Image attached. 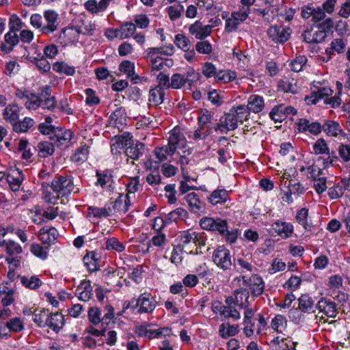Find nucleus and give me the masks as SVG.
<instances>
[{"label": "nucleus", "instance_id": "obj_51", "mask_svg": "<svg viewBox=\"0 0 350 350\" xmlns=\"http://www.w3.org/2000/svg\"><path fill=\"white\" fill-rule=\"evenodd\" d=\"M166 12L172 21H176L181 17L184 12V6L180 3L168 6Z\"/></svg>", "mask_w": 350, "mask_h": 350}, {"label": "nucleus", "instance_id": "obj_3", "mask_svg": "<svg viewBox=\"0 0 350 350\" xmlns=\"http://www.w3.org/2000/svg\"><path fill=\"white\" fill-rule=\"evenodd\" d=\"M135 302L133 308H137L138 313H151L156 307V301L152 297L150 293H142L136 300H132L129 303L125 308H129L130 304Z\"/></svg>", "mask_w": 350, "mask_h": 350}, {"label": "nucleus", "instance_id": "obj_39", "mask_svg": "<svg viewBox=\"0 0 350 350\" xmlns=\"http://www.w3.org/2000/svg\"><path fill=\"white\" fill-rule=\"evenodd\" d=\"M235 305L239 307H246L250 305V292L247 288H240L234 291Z\"/></svg>", "mask_w": 350, "mask_h": 350}, {"label": "nucleus", "instance_id": "obj_24", "mask_svg": "<svg viewBox=\"0 0 350 350\" xmlns=\"http://www.w3.org/2000/svg\"><path fill=\"white\" fill-rule=\"evenodd\" d=\"M119 70L120 72L126 75L128 78H130L134 83H138L139 81V76L135 72V64L129 60H124L119 65Z\"/></svg>", "mask_w": 350, "mask_h": 350}, {"label": "nucleus", "instance_id": "obj_19", "mask_svg": "<svg viewBox=\"0 0 350 350\" xmlns=\"http://www.w3.org/2000/svg\"><path fill=\"white\" fill-rule=\"evenodd\" d=\"M275 232L283 239L288 238L293 232V226L291 223L277 221L272 224Z\"/></svg>", "mask_w": 350, "mask_h": 350}, {"label": "nucleus", "instance_id": "obj_60", "mask_svg": "<svg viewBox=\"0 0 350 350\" xmlns=\"http://www.w3.org/2000/svg\"><path fill=\"white\" fill-rule=\"evenodd\" d=\"M8 331L18 332L24 329L23 322L18 317H14L7 321Z\"/></svg>", "mask_w": 350, "mask_h": 350}, {"label": "nucleus", "instance_id": "obj_9", "mask_svg": "<svg viewBox=\"0 0 350 350\" xmlns=\"http://www.w3.org/2000/svg\"><path fill=\"white\" fill-rule=\"evenodd\" d=\"M243 284L248 286L254 296H259L262 294L265 289V282L261 277L254 274L248 279L243 277Z\"/></svg>", "mask_w": 350, "mask_h": 350}, {"label": "nucleus", "instance_id": "obj_14", "mask_svg": "<svg viewBox=\"0 0 350 350\" xmlns=\"http://www.w3.org/2000/svg\"><path fill=\"white\" fill-rule=\"evenodd\" d=\"M211 25H203L199 21H196L189 27V33L199 40H203L208 37L211 33Z\"/></svg>", "mask_w": 350, "mask_h": 350}, {"label": "nucleus", "instance_id": "obj_25", "mask_svg": "<svg viewBox=\"0 0 350 350\" xmlns=\"http://www.w3.org/2000/svg\"><path fill=\"white\" fill-rule=\"evenodd\" d=\"M16 96L22 100L25 107L29 110H35L36 106V94L27 91L17 90Z\"/></svg>", "mask_w": 350, "mask_h": 350}, {"label": "nucleus", "instance_id": "obj_26", "mask_svg": "<svg viewBox=\"0 0 350 350\" xmlns=\"http://www.w3.org/2000/svg\"><path fill=\"white\" fill-rule=\"evenodd\" d=\"M111 0H100L98 3L96 0H88L85 3V9L92 14H98L104 12L109 5Z\"/></svg>", "mask_w": 350, "mask_h": 350}, {"label": "nucleus", "instance_id": "obj_31", "mask_svg": "<svg viewBox=\"0 0 350 350\" xmlns=\"http://www.w3.org/2000/svg\"><path fill=\"white\" fill-rule=\"evenodd\" d=\"M165 91L163 88L156 86L149 92L148 101L152 106H158L163 102Z\"/></svg>", "mask_w": 350, "mask_h": 350}, {"label": "nucleus", "instance_id": "obj_48", "mask_svg": "<svg viewBox=\"0 0 350 350\" xmlns=\"http://www.w3.org/2000/svg\"><path fill=\"white\" fill-rule=\"evenodd\" d=\"M14 291L12 288H9L5 285L0 286V294L4 295L1 299V303L3 306H8L14 301L13 295Z\"/></svg>", "mask_w": 350, "mask_h": 350}, {"label": "nucleus", "instance_id": "obj_22", "mask_svg": "<svg viewBox=\"0 0 350 350\" xmlns=\"http://www.w3.org/2000/svg\"><path fill=\"white\" fill-rule=\"evenodd\" d=\"M78 298L83 301H88L92 295V287L90 280H83L75 291Z\"/></svg>", "mask_w": 350, "mask_h": 350}, {"label": "nucleus", "instance_id": "obj_59", "mask_svg": "<svg viewBox=\"0 0 350 350\" xmlns=\"http://www.w3.org/2000/svg\"><path fill=\"white\" fill-rule=\"evenodd\" d=\"M5 249L7 254L10 256L20 254L23 252L21 246L12 240L7 241Z\"/></svg>", "mask_w": 350, "mask_h": 350}, {"label": "nucleus", "instance_id": "obj_55", "mask_svg": "<svg viewBox=\"0 0 350 350\" xmlns=\"http://www.w3.org/2000/svg\"><path fill=\"white\" fill-rule=\"evenodd\" d=\"M96 29V25L91 21H81V25L76 27L78 33L92 36Z\"/></svg>", "mask_w": 350, "mask_h": 350}, {"label": "nucleus", "instance_id": "obj_42", "mask_svg": "<svg viewBox=\"0 0 350 350\" xmlns=\"http://www.w3.org/2000/svg\"><path fill=\"white\" fill-rule=\"evenodd\" d=\"M333 90L329 88H322L317 92L312 93L311 96L306 98L308 103L315 104L319 99L328 98L332 96Z\"/></svg>", "mask_w": 350, "mask_h": 350}, {"label": "nucleus", "instance_id": "obj_54", "mask_svg": "<svg viewBox=\"0 0 350 350\" xmlns=\"http://www.w3.org/2000/svg\"><path fill=\"white\" fill-rule=\"evenodd\" d=\"M187 83L189 85H191V81L184 75L176 73L172 75L170 82V88L174 89H179L185 85Z\"/></svg>", "mask_w": 350, "mask_h": 350}, {"label": "nucleus", "instance_id": "obj_17", "mask_svg": "<svg viewBox=\"0 0 350 350\" xmlns=\"http://www.w3.org/2000/svg\"><path fill=\"white\" fill-rule=\"evenodd\" d=\"M185 199L188 204L189 209L191 212L200 213L204 211V204L195 192L189 193L185 196Z\"/></svg>", "mask_w": 350, "mask_h": 350}, {"label": "nucleus", "instance_id": "obj_16", "mask_svg": "<svg viewBox=\"0 0 350 350\" xmlns=\"http://www.w3.org/2000/svg\"><path fill=\"white\" fill-rule=\"evenodd\" d=\"M100 255L94 251L87 253L83 258L84 265L90 273L100 269Z\"/></svg>", "mask_w": 350, "mask_h": 350}, {"label": "nucleus", "instance_id": "obj_1", "mask_svg": "<svg viewBox=\"0 0 350 350\" xmlns=\"http://www.w3.org/2000/svg\"><path fill=\"white\" fill-rule=\"evenodd\" d=\"M42 198L48 203L55 204L59 198L68 196L74 189L72 180L67 176L55 177L51 185H42Z\"/></svg>", "mask_w": 350, "mask_h": 350}, {"label": "nucleus", "instance_id": "obj_20", "mask_svg": "<svg viewBox=\"0 0 350 350\" xmlns=\"http://www.w3.org/2000/svg\"><path fill=\"white\" fill-rule=\"evenodd\" d=\"M347 45V42L342 38L334 39L330 44V47L326 49L327 57H323V61L327 62L331 58L332 55L336 51L338 53H341L344 51Z\"/></svg>", "mask_w": 350, "mask_h": 350}, {"label": "nucleus", "instance_id": "obj_49", "mask_svg": "<svg viewBox=\"0 0 350 350\" xmlns=\"http://www.w3.org/2000/svg\"><path fill=\"white\" fill-rule=\"evenodd\" d=\"M136 26L133 23H124L119 27L120 39L129 38L134 35Z\"/></svg>", "mask_w": 350, "mask_h": 350}, {"label": "nucleus", "instance_id": "obj_7", "mask_svg": "<svg viewBox=\"0 0 350 350\" xmlns=\"http://www.w3.org/2000/svg\"><path fill=\"white\" fill-rule=\"evenodd\" d=\"M36 99L35 110L39 107L44 109L53 110L57 105L55 96L51 95V89L49 85L42 88L40 96L36 95Z\"/></svg>", "mask_w": 350, "mask_h": 350}, {"label": "nucleus", "instance_id": "obj_44", "mask_svg": "<svg viewBox=\"0 0 350 350\" xmlns=\"http://www.w3.org/2000/svg\"><path fill=\"white\" fill-rule=\"evenodd\" d=\"M230 109L233 111L237 122L243 123V121L248 120L250 117V111L245 105L233 107Z\"/></svg>", "mask_w": 350, "mask_h": 350}, {"label": "nucleus", "instance_id": "obj_4", "mask_svg": "<svg viewBox=\"0 0 350 350\" xmlns=\"http://www.w3.org/2000/svg\"><path fill=\"white\" fill-rule=\"evenodd\" d=\"M250 13V8L245 7H242L239 11L232 12L230 17L226 20V31L230 33L237 30L239 25L247 18Z\"/></svg>", "mask_w": 350, "mask_h": 350}, {"label": "nucleus", "instance_id": "obj_56", "mask_svg": "<svg viewBox=\"0 0 350 350\" xmlns=\"http://www.w3.org/2000/svg\"><path fill=\"white\" fill-rule=\"evenodd\" d=\"M5 44H2L1 49L4 50L6 46L8 44V50L12 49V47L16 45L19 42V37L15 31H10L5 35Z\"/></svg>", "mask_w": 350, "mask_h": 350}, {"label": "nucleus", "instance_id": "obj_53", "mask_svg": "<svg viewBox=\"0 0 350 350\" xmlns=\"http://www.w3.org/2000/svg\"><path fill=\"white\" fill-rule=\"evenodd\" d=\"M286 107L280 105L274 107L269 113L270 118L275 122H281L286 118Z\"/></svg>", "mask_w": 350, "mask_h": 350}, {"label": "nucleus", "instance_id": "obj_28", "mask_svg": "<svg viewBox=\"0 0 350 350\" xmlns=\"http://www.w3.org/2000/svg\"><path fill=\"white\" fill-rule=\"evenodd\" d=\"M7 179L12 190L16 191L24 179L23 172L18 169L12 170L8 175Z\"/></svg>", "mask_w": 350, "mask_h": 350}, {"label": "nucleus", "instance_id": "obj_11", "mask_svg": "<svg viewBox=\"0 0 350 350\" xmlns=\"http://www.w3.org/2000/svg\"><path fill=\"white\" fill-rule=\"evenodd\" d=\"M72 133L68 129H63L57 126L55 129L53 135L49 137L50 139L56 146L66 145L72 138Z\"/></svg>", "mask_w": 350, "mask_h": 350}, {"label": "nucleus", "instance_id": "obj_27", "mask_svg": "<svg viewBox=\"0 0 350 350\" xmlns=\"http://www.w3.org/2000/svg\"><path fill=\"white\" fill-rule=\"evenodd\" d=\"M49 317L46 327H49L55 332H58L64 325V316L58 312H49Z\"/></svg>", "mask_w": 350, "mask_h": 350}, {"label": "nucleus", "instance_id": "obj_10", "mask_svg": "<svg viewBox=\"0 0 350 350\" xmlns=\"http://www.w3.org/2000/svg\"><path fill=\"white\" fill-rule=\"evenodd\" d=\"M269 36L275 42L284 43L290 37V29L282 26L270 27L267 31Z\"/></svg>", "mask_w": 350, "mask_h": 350}, {"label": "nucleus", "instance_id": "obj_58", "mask_svg": "<svg viewBox=\"0 0 350 350\" xmlns=\"http://www.w3.org/2000/svg\"><path fill=\"white\" fill-rule=\"evenodd\" d=\"M174 44L177 47L183 51H188L191 46V42L189 39L184 34L180 33L176 35Z\"/></svg>", "mask_w": 350, "mask_h": 350}, {"label": "nucleus", "instance_id": "obj_6", "mask_svg": "<svg viewBox=\"0 0 350 350\" xmlns=\"http://www.w3.org/2000/svg\"><path fill=\"white\" fill-rule=\"evenodd\" d=\"M44 23L42 29V34L49 36L58 29L60 20L59 14L53 10H45L43 13Z\"/></svg>", "mask_w": 350, "mask_h": 350}, {"label": "nucleus", "instance_id": "obj_64", "mask_svg": "<svg viewBox=\"0 0 350 350\" xmlns=\"http://www.w3.org/2000/svg\"><path fill=\"white\" fill-rule=\"evenodd\" d=\"M90 213L96 217H106L111 215L112 210L111 208H98V207H90Z\"/></svg>", "mask_w": 350, "mask_h": 350}, {"label": "nucleus", "instance_id": "obj_38", "mask_svg": "<svg viewBox=\"0 0 350 350\" xmlns=\"http://www.w3.org/2000/svg\"><path fill=\"white\" fill-rule=\"evenodd\" d=\"M298 308L304 312H314V308L315 306L314 301L308 295H302L298 299Z\"/></svg>", "mask_w": 350, "mask_h": 350}, {"label": "nucleus", "instance_id": "obj_5", "mask_svg": "<svg viewBox=\"0 0 350 350\" xmlns=\"http://www.w3.org/2000/svg\"><path fill=\"white\" fill-rule=\"evenodd\" d=\"M212 259L213 262L222 270L230 269L232 266L230 252L224 245L219 246L214 250Z\"/></svg>", "mask_w": 350, "mask_h": 350}, {"label": "nucleus", "instance_id": "obj_15", "mask_svg": "<svg viewBox=\"0 0 350 350\" xmlns=\"http://www.w3.org/2000/svg\"><path fill=\"white\" fill-rule=\"evenodd\" d=\"M304 41L307 43H320L325 40L327 37V32L323 29L315 30L313 29H307L302 33Z\"/></svg>", "mask_w": 350, "mask_h": 350}, {"label": "nucleus", "instance_id": "obj_41", "mask_svg": "<svg viewBox=\"0 0 350 350\" xmlns=\"http://www.w3.org/2000/svg\"><path fill=\"white\" fill-rule=\"evenodd\" d=\"M228 198V194L226 189H216L211 193L208 200L211 204L217 205L226 202Z\"/></svg>", "mask_w": 350, "mask_h": 350}, {"label": "nucleus", "instance_id": "obj_23", "mask_svg": "<svg viewBox=\"0 0 350 350\" xmlns=\"http://www.w3.org/2000/svg\"><path fill=\"white\" fill-rule=\"evenodd\" d=\"M299 131H309L313 135H318L323 130V126L317 122H310L308 120L300 119L297 123Z\"/></svg>", "mask_w": 350, "mask_h": 350}, {"label": "nucleus", "instance_id": "obj_46", "mask_svg": "<svg viewBox=\"0 0 350 350\" xmlns=\"http://www.w3.org/2000/svg\"><path fill=\"white\" fill-rule=\"evenodd\" d=\"M20 278L22 284L31 290H36L42 284V281L36 275L21 276Z\"/></svg>", "mask_w": 350, "mask_h": 350}, {"label": "nucleus", "instance_id": "obj_34", "mask_svg": "<svg viewBox=\"0 0 350 350\" xmlns=\"http://www.w3.org/2000/svg\"><path fill=\"white\" fill-rule=\"evenodd\" d=\"M264 106V99L262 96L252 94L248 98L247 107H248L250 111L256 113H259L262 111Z\"/></svg>", "mask_w": 350, "mask_h": 350}, {"label": "nucleus", "instance_id": "obj_21", "mask_svg": "<svg viewBox=\"0 0 350 350\" xmlns=\"http://www.w3.org/2000/svg\"><path fill=\"white\" fill-rule=\"evenodd\" d=\"M317 307L328 317H334L338 313L336 304L325 298H322L317 303Z\"/></svg>", "mask_w": 350, "mask_h": 350}, {"label": "nucleus", "instance_id": "obj_47", "mask_svg": "<svg viewBox=\"0 0 350 350\" xmlns=\"http://www.w3.org/2000/svg\"><path fill=\"white\" fill-rule=\"evenodd\" d=\"M271 328L279 333H282L287 327L286 318L282 314H277L272 319Z\"/></svg>", "mask_w": 350, "mask_h": 350}, {"label": "nucleus", "instance_id": "obj_8", "mask_svg": "<svg viewBox=\"0 0 350 350\" xmlns=\"http://www.w3.org/2000/svg\"><path fill=\"white\" fill-rule=\"evenodd\" d=\"M238 126L233 111L230 109L229 112L225 113L219 119V122L215 124L214 129L221 133H227L230 131L235 130Z\"/></svg>", "mask_w": 350, "mask_h": 350}, {"label": "nucleus", "instance_id": "obj_35", "mask_svg": "<svg viewBox=\"0 0 350 350\" xmlns=\"http://www.w3.org/2000/svg\"><path fill=\"white\" fill-rule=\"evenodd\" d=\"M3 118L12 125L19 118V107L16 104L8 105L3 110Z\"/></svg>", "mask_w": 350, "mask_h": 350}, {"label": "nucleus", "instance_id": "obj_33", "mask_svg": "<svg viewBox=\"0 0 350 350\" xmlns=\"http://www.w3.org/2000/svg\"><path fill=\"white\" fill-rule=\"evenodd\" d=\"M144 150V147L142 143L137 142L135 144L134 142L132 141V144H129V146L126 148L124 152L129 158L136 160L142 155Z\"/></svg>", "mask_w": 350, "mask_h": 350}, {"label": "nucleus", "instance_id": "obj_32", "mask_svg": "<svg viewBox=\"0 0 350 350\" xmlns=\"http://www.w3.org/2000/svg\"><path fill=\"white\" fill-rule=\"evenodd\" d=\"M323 131L329 136L345 135L339 123L334 120H326L323 124Z\"/></svg>", "mask_w": 350, "mask_h": 350}, {"label": "nucleus", "instance_id": "obj_57", "mask_svg": "<svg viewBox=\"0 0 350 350\" xmlns=\"http://www.w3.org/2000/svg\"><path fill=\"white\" fill-rule=\"evenodd\" d=\"M167 217L168 220L176 221L179 219L187 218L188 217V213L185 209L179 207L169 213Z\"/></svg>", "mask_w": 350, "mask_h": 350}, {"label": "nucleus", "instance_id": "obj_50", "mask_svg": "<svg viewBox=\"0 0 350 350\" xmlns=\"http://www.w3.org/2000/svg\"><path fill=\"white\" fill-rule=\"evenodd\" d=\"M53 70L57 73H64L68 76H72L75 73V67L70 66L64 62L54 63Z\"/></svg>", "mask_w": 350, "mask_h": 350}, {"label": "nucleus", "instance_id": "obj_18", "mask_svg": "<svg viewBox=\"0 0 350 350\" xmlns=\"http://www.w3.org/2000/svg\"><path fill=\"white\" fill-rule=\"evenodd\" d=\"M58 236L57 230L53 227H43L38 232L39 239L44 244L55 243Z\"/></svg>", "mask_w": 350, "mask_h": 350}, {"label": "nucleus", "instance_id": "obj_29", "mask_svg": "<svg viewBox=\"0 0 350 350\" xmlns=\"http://www.w3.org/2000/svg\"><path fill=\"white\" fill-rule=\"evenodd\" d=\"M131 206L129 194L120 195L113 202L112 208L114 212L125 213Z\"/></svg>", "mask_w": 350, "mask_h": 350}, {"label": "nucleus", "instance_id": "obj_52", "mask_svg": "<svg viewBox=\"0 0 350 350\" xmlns=\"http://www.w3.org/2000/svg\"><path fill=\"white\" fill-rule=\"evenodd\" d=\"M34 124L32 118L26 117L23 121L17 122L12 125L14 131L17 133L27 132Z\"/></svg>", "mask_w": 350, "mask_h": 350}, {"label": "nucleus", "instance_id": "obj_40", "mask_svg": "<svg viewBox=\"0 0 350 350\" xmlns=\"http://www.w3.org/2000/svg\"><path fill=\"white\" fill-rule=\"evenodd\" d=\"M89 154V146L84 142H81L80 146L75 150L71 157L75 163H83L88 159Z\"/></svg>", "mask_w": 350, "mask_h": 350}, {"label": "nucleus", "instance_id": "obj_63", "mask_svg": "<svg viewBox=\"0 0 350 350\" xmlns=\"http://www.w3.org/2000/svg\"><path fill=\"white\" fill-rule=\"evenodd\" d=\"M101 312L98 308H90L88 311V319L94 325H98L102 321Z\"/></svg>", "mask_w": 350, "mask_h": 350}, {"label": "nucleus", "instance_id": "obj_37", "mask_svg": "<svg viewBox=\"0 0 350 350\" xmlns=\"http://www.w3.org/2000/svg\"><path fill=\"white\" fill-rule=\"evenodd\" d=\"M239 332L238 325H231L229 323H224L219 325V334L222 338H226L237 335Z\"/></svg>", "mask_w": 350, "mask_h": 350}, {"label": "nucleus", "instance_id": "obj_30", "mask_svg": "<svg viewBox=\"0 0 350 350\" xmlns=\"http://www.w3.org/2000/svg\"><path fill=\"white\" fill-rule=\"evenodd\" d=\"M278 88L284 92L295 94L298 91L297 80L292 77H285L278 81Z\"/></svg>", "mask_w": 350, "mask_h": 350}, {"label": "nucleus", "instance_id": "obj_2", "mask_svg": "<svg viewBox=\"0 0 350 350\" xmlns=\"http://www.w3.org/2000/svg\"><path fill=\"white\" fill-rule=\"evenodd\" d=\"M187 142V139L180 128L176 126L169 133L167 145L157 147L154 149L155 157L160 162L165 161L169 157H172L178 149L185 148Z\"/></svg>", "mask_w": 350, "mask_h": 350}, {"label": "nucleus", "instance_id": "obj_61", "mask_svg": "<svg viewBox=\"0 0 350 350\" xmlns=\"http://www.w3.org/2000/svg\"><path fill=\"white\" fill-rule=\"evenodd\" d=\"M137 334L139 336H145L148 338H152L160 335L161 332L157 329H148L147 327L141 325L137 327Z\"/></svg>", "mask_w": 350, "mask_h": 350}, {"label": "nucleus", "instance_id": "obj_62", "mask_svg": "<svg viewBox=\"0 0 350 350\" xmlns=\"http://www.w3.org/2000/svg\"><path fill=\"white\" fill-rule=\"evenodd\" d=\"M313 152L317 154H329V150L326 142L323 139H319L313 146Z\"/></svg>", "mask_w": 350, "mask_h": 350}, {"label": "nucleus", "instance_id": "obj_43", "mask_svg": "<svg viewBox=\"0 0 350 350\" xmlns=\"http://www.w3.org/2000/svg\"><path fill=\"white\" fill-rule=\"evenodd\" d=\"M49 315V311L48 310H36L33 314V321L38 327H45L47 325Z\"/></svg>", "mask_w": 350, "mask_h": 350}, {"label": "nucleus", "instance_id": "obj_36", "mask_svg": "<svg viewBox=\"0 0 350 350\" xmlns=\"http://www.w3.org/2000/svg\"><path fill=\"white\" fill-rule=\"evenodd\" d=\"M290 175L284 174L282 178V182L284 185L288 184L287 188L291 189V191L295 194H302L305 191L304 187L300 184V183L296 178L288 179Z\"/></svg>", "mask_w": 350, "mask_h": 350}, {"label": "nucleus", "instance_id": "obj_45", "mask_svg": "<svg viewBox=\"0 0 350 350\" xmlns=\"http://www.w3.org/2000/svg\"><path fill=\"white\" fill-rule=\"evenodd\" d=\"M54 146L53 142H42L37 146L38 154L40 157H47L54 152Z\"/></svg>", "mask_w": 350, "mask_h": 350}, {"label": "nucleus", "instance_id": "obj_12", "mask_svg": "<svg viewBox=\"0 0 350 350\" xmlns=\"http://www.w3.org/2000/svg\"><path fill=\"white\" fill-rule=\"evenodd\" d=\"M126 115L123 107H118L109 117V125L117 128L119 131L123 129L126 124Z\"/></svg>", "mask_w": 350, "mask_h": 350}, {"label": "nucleus", "instance_id": "obj_13", "mask_svg": "<svg viewBox=\"0 0 350 350\" xmlns=\"http://www.w3.org/2000/svg\"><path fill=\"white\" fill-rule=\"evenodd\" d=\"M132 137L129 133H124L121 135H116L111 139V149L114 154L120 153V149L126 148L132 144Z\"/></svg>", "mask_w": 350, "mask_h": 350}]
</instances>
